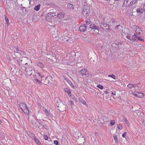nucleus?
Returning a JSON list of instances; mask_svg holds the SVG:
<instances>
[{"mask_svg":"<svg viewBox=\"0 0 145 145\" xmlns=\"http://www.w3.org/2000/svg\"><path fill=\"white\" fill-rule=\"evenodd\" d=\"M50 60H52V61L54 62H55L57 61V59L56 58V56H52Z\"/></svg>","mask_w":145,"mask_h":145,"instance_id":"nucleus-18","label":"nucleus"},{"mask_svg":"<svg viewBox=\"0 0 145 145\" xmlns=\"http://www.w3.org/2000/svg\"><path fill=\"white\" fill-rule=\"evenodd\" d=\"M137 11L138 12L142 13L143 12V10L142 9H138L137 10Z\"/></svg>","mask_w":145,"mask_h":145,"instance_id":"nucleus-34","label":"nucleus"},{"mask_svg":"<svg viewBox=\"0 0 145 145\" xmlns=\"http://www.w3.org/2000/svg\"><path fill=\"white\" fill-rule=\"evenodd\" d=\"M128 6H131L132 5L135 4L137 1V0H125Z\"/></svg>","mask_w":145,"mask_h":145,"instance_id":"nucleus-5","label":"nucleus"},{"mask_svg":"<svg viewBox=\"0 0 145 145\" xmlns=\"http://www.w3.org/2000/svg\"><path fill=\"white\" fill-rule=\"evenodd\" d=\"M27 60L28 59L27 58L24 57L22 58V59L20 62H19L18 60H17V61L20 66H22L25 64H27Z\"/></svg>","mask_w":145,"mask_h":145,"instance_id":"nucleus-4","label":"nucleus"},{"mask_svg":"<svg viewBox=\"0 0 145 145\" xmlns=\"http://www.w3.org/2000/svg\"><path fill=\"white\" fill-rule=\"evenodd\" d=\"M51 79L50 77H48L46 78L44 81V84L45 85H47L50 83Z\"/></svg>","mask_w":145,"mask_h":145,"instance_id":"nucleus-8","label":"nucleus"},{"mask_svg":"<svg viewBox=\"0 0 145 145\" xmlns=\"http://www.w3.org/2000/svg\"><path fill=\"white\" fill-rule=\"evenodd\" d=\"M114 139L115 141L116 142L118 141L117 140V136L116 135H115L113 136Z\"/></svg>","mask_w":145,"mask_h":145,"instance_id":"nucleus-35","label":"nucleus"},{"mask_svg":"<svg viewBox=\"0 0 145 145\" xmlns=\"http://www.w3.org/2000/svg\"><path fill=\"white\" fill-rule=\"evenodd\" d=\"M144 10L145 12V5H144L143 7Z\"/></svg>","mask_w":145,"mask_h":145,"instance_id":"nucleus-61","label":"nucleus"},{"mask_svg":"<svg viewBox=\"0 0 145 145\" xmlns=\"http://www.w3.org/2000/svg\"><path fill=\"white\" fill-rule=\"evenodd\" d=\"M40 5H38L34 7V9L37 11H38L40 9Z\"/></svg>","mask_w":145,"mask_h":145,"instance_id":"nucleus-22","label":"nucleus"},{"mask_svg":"<svg viewBox=\"0 0 145 145\" xmlns=\"http://www.w3.org/2000/svg\"><path fill=\"white\" fill-rule=\"evenodd\" d=\"M93 29H95L96 31V32L97 33L99 32V30L98 29V26H96V25H95V26H94V27L93 28Z\"/></svg>","mask_w":145,"mask_h":145,"instance_id":"nucleus-24","label":"nucleus"},{"mask_svg":"<svg viewBox=\"0 0 145 145\" xmlns=\"http://www.w3.org/2000/svg\"><path fill=\"white\" fill-rule=\"evenodd\" d=\"M46 114L48 116H49L50 115V114L48 112V113H46Z\"/></svg>","mask_w":145,"mask_h":145,"instance_id":"nucleus-55","label":"nucleus"},{"mask_svg":"<svg viewBox=\"0 0 145 145\" xmlns=\"http://www.w3.org/2000/svg\"><path fill=\"white\" fill-rule=\"evenodd\" d=\"M69 103L71 105H74L73 102L71 101H69Z\"/></svg>","mask_w":145,"mask_h":145,"instance_id":"nucleus-47","label":"nucleus"},{"mask_svg":"<svg viewBox=\"0 0 145 145\" xmlns=\"http://www.w3.org/2000/svg\"><path fill=\"white\" fill-rule=\"evenodd\" d=\"M127 134L126 132H125L122 135V136L124 138L125 137Z\"/></svg>","mask_w":145,"mask_h":145,"instance_id":"nucleus-46","label":"nucleus"},{"mask_svg":"<svg viewBox=\"0 0 145 145\" xmlns=\"http://www.w3.org/2000/svg\"><path fill=\"white\" fill-rule=\"evenodd\" d=\"M27 134L32 139H33L35 138V135L30 132H27Z\"/></svg>","mask_w":145,"mask_h":145,"instance_id":"nucleus-15","label":"nucleus"},{"mask_svg":"<svg viewBox=\"0 0 145 145\" xmlns=\"http://www.w3.org/2000/svg\"><path fill=\"white\" fill-rule=\"evenodd\" d=\"M29 67V66L28 65V63L27 62V64H25L22 66V69H23L25 71H27L28 70H27V68H28Z\"/></svg>","mask_w":145,"mask_h":145,"instance_id":"nucleus-10","label":"nucleus"},{"mask_svg":"<svg viewBox=\"0 0 145 145\" xmlns=\"http://www.w3.org/2000/svg\"><path fill=\"white\" fill-rule=\"evenodd\" d=\"M86 26L85 25H82L80 26V30L82 32H84L86 30Z\"/></svg>","mask_w":145,"mask_h":145,"instance_id":"nucleus-9","label":"nucleus"},{"mask_svg":"<svg viewBox=\"0 0 145 145\" xmlns=\"http://www.w3.org/2000/svg\"><path fill=\"white\" fill-rule=\"evenodd\" d=\"M52 55L50 54H47L46 57L48 59H50L52 56Z\"/></svg>","mask_w":145,"mask_h":145,"instance_id":"nucleus-31","label":"nucleus"},{"mask_svg":"<svg viewBox=\"0 0 145 145\" xmlns=\"http://www.w3.org/2000/svg\"><path fill=\"white\" fill-rule=\"evenodd\" d=\"M64 140H65V141H64V142H67H67H68L67 140L68 139V137H67V134H65V136L64 135Z\"/></svg>","mask_w":145,"mask_h":145,"instance_id":"nucleus-25","label":"nucleus"},{"mask_svg":"<svg viewBox=\"0 0 145 145\" xmlns=\"http://www.w3.org/2000/svg\"><path fill=\"white\" fill-rule=\"evenodd\" d=\"M35 82H37L39 84H42V82L39 80L37 79L35 81Z\"/></svg>","mask_w":145,"mask_h":145,"instance_id":"nucleus-41","label":"nucleus"},{"mask_svg":"<svg viewBox=\"0 0 145 145\" xmlns=\"http://www.w3.org/2000/svg\"><path fill=\"white\" fill-rule=\"evenodd\" d=\"M133 88H135L138 86V85L137 84H133Z\"/></svg>","mask_w":145,"mask_h":145,"instance_id":"nucleus-51","label":"nucleus"},{"mask_svg":"<svg viewBox=\"0 0 145 145\" xmlns=\"http://www.w3.org/2000/svg\"><path fill=\"white\" fill-rule=\"evenodd\" d=\"M91 140L92 141L94 140H95V139H94V138L93 137H92L91 138Z\"/></svg>","mask_w":145,"mask_h":145,"instance_id":"nucleus-58","label":"nucleus"},{"mask_svg":"<svg viewBox=\"0 0 145 145\" xmlns=\"http://www.w3.org/2000/svg\"><path fill=\"white\" fill-rule=\"evenodd\" d=\"M38 74L39 75V76L41 78L43 77H44V75L41 74L40 73H39V72H38Z\"/></svg>","mask_w":145,"mask_h":145,"instance_id":"nucleus-49","label":"nucleus"},{"mask_svg":"<svg viewBox=\"0 0 145 145\" xmlns=\"http://www.w3.org/2000/svg\"><path fill=\"white\" fill-rule=\"evenodd\" d=\"M5 21L6 22L7 24V25H8L9 24V22L8 19V18L6 17L5 18Z\"/></svg>","mask_w":145,"mask_h":145,"instance_id":"nucleus-33","label":"nucleus"},{"mask_svg":"<svg viewBox=\"0 0 145 145\" xmlns=\"http://www.w3.org/2000/svg\"><path fill=\"white\" fill-rule=\"evenodd\" d=\"M33 139L35 141L37 144H38L39 143H40V142L39 141V140L38 139H36L35 137V138Z\"/></svg>","mask_w":145,"mask_h":145,"instance_id":"nucleus-37","label":"nucleus"},{"mask_svg":"<svg viewBox=\"0 0 145 145\" xmlns=\"http://www.w3.org/2000/svg\"><path fill=\"white\" fill-rule=\"evenodd\" d=\"M44 138L45 140H47L48 139V137L47 135H45L44 137Z\"/></svg>","mask_w":145,"mask_h":145,"instance_id":"nucleus-50","label":"nucleus"},{"mask_svg":"<svg viewBox=\"0 0 145 145\" xmlns=\"http://www.w3.org/2000/svg\"><path fill=\"white\" fill-rule=\"evenodd\" d=\"M67 7L68 9L70 10H72L74 8L73 5L71 4H68Z\"/></svg>","mask_w":145,"mask_h":145,"instance_id":"nucleus-17","label":"nucleus"},{"mask_svg":"<svg viewBox=\"0 0 145 145\" xmlns=\"http://www.w3.org/2000/svg\"><path fill=\"white\" fill-rule=\"evenodd\" d=\"M118 128L119 129H121L122 128V127L121 125H119Z\"/></svg>","mask_w":145,"mask_h":145,"instance_id":"nucleus-48","label":"nucleus"},{"mask_svg":"<svg viewBox=\"0 0 145 145\" xmlns=\"http://www.w3.org/2000/svg\"><path fill=\"white\" fill-rule=\"evenodd\" d=\"M108 76L109 77L112 78L114 79H115L116 77L115 76L114 74L108 75Z\"/></svg>","mask_w":145,"mask_h":145,"instance_id":"nucleus-32","label":"nucleus"},{"mask_svg":"<svg viewBox=\"0 0 145 145\" xmlns=\"http://www.w3.org/2000/svg\"><path fill=\"white\" fill-rule=\"evenodd\" d=\"M65 80H66V81L70 85V86L72 87L73 86H74V85H73L72 83L69 80H67V79L65 78Z\"/></svg>","mask_w":145,"mask_h":145,"instance_id":"nucleus-19","label":"nucleus"},{"mask_svg":"<svg viewBox=\"0 0 145 145\" xmlns=\"http://www.w3.org/2000/svg\"><path fill=\"white\" fill-rule=\"evenodd\" d=\"M113 95H116V93L115 91H114V92H112L111 93Z\"/></svg>","mask_w":145,"mask_h":145,"instance_id":"nucleus-56","label":"nucleus"},{"mask_svg":"<svg viewBox=\"0 0 145 145\" xmlns=\"http://www.w3.org/2000/svg\"><path fill=\"white\" fill-rule=\"evenodd\" d=\"M126 37L127 39H129L131 41L133 40H132V37L131 38V37L129 36H127Z\"/></svg>","mask_w":145,"mask_h":145,"instance_id":"nucleus-45","label":"nucleus"},{"mask_svg":"<svg viewBox=\"0 0 145 145\" xmlns=\"http://www.w3.org/2000/svg\"><path fill=\"white\" fill-rule=\"evenodd\" d=\"M110 119L109 117L106 118L105 115L103 116L101 118V120L104 123L106 124L108 122Z\"/></svg>","mask_w":145,"mask_h":145,"instance_id":"nucleus-6","label":"nucleus"},{"mask_svg":"<svg viewBox=\"0 0 145 145\" xmlns=\"http://www.w3.org/2000/svg\"><path fill=\"white\" fill-rule=\"evenodd\" d=\"M2 123V121L1 120H0V124H1V123Z\"/></svg>","mask_w":145,"mask_h":145,"instance_id":"nucleus-63","label":"nucleus"},{"mask_svg":"<svg viewBox=\"0 0 145 145\" xmlns=\"http://www.w3.org/2000/svg\"><path fill=\"white\" fill-rule=\"evenodd\" d=\"M86 22L87 25L91 23V21L90 20H86Z\"/></svg>","mask_w":145,"mask_h":145,"instance_id":"nucleus-42","label":"nucleus"},{"mask_svg":"<svg viewBox=\"0 0 145 145\" xmlns=\"http://www.w3.org/2000/svg\"><path fill=\"white\" fill-rule=\"evenodd\" d=\"M97 86L100 89H102L103 88V86L100 84H98Z\"/></svg>","mask_w":145,"mask_h":145,"instance_id":"nucleus-38","label":"nucleus"},{"mask_svg":"<svg viewBox=\"0 0 145 145\" xmlns=\"http://www.w3.org/2000/svg\"><path fill=\"white\" fill-rule=\"evenodd\" d=\"M120 25H118L117 26H116L115 28V29L116 31H117L118 30H119V29H120V28H119V27H120Z\"/></svg>","mask_w":145,"mask_h":145,"instance_id":"nucleus-36","label":"nucleus"},{"mask_svg":"<svg viewBox=\"0 0 145 145\" xmlns=\"http://www.w3.org/2000/svg\"><path fill=\"white\" fill-rule=\"evenodd\" d=\"M90 12V7L88 6L84 5L83 7L82 13L84 16L88 15Z\"/></svg>","mask_w":145,"mask_h":145,"instance_id":"nucleus-3","label":"nucleus"},{"mask_svg":"<svg viewBox=\"0 0 145 145\" xmlns=\"http://www.w3.org/2000/svg\"><path fill=\"white\" fill-rule=\"evenodd\" d=\"M67 131H68L67 129L66 128L65 129V130H64V132H65L66 133H67Z\"/></svg>","mask_w":145,"mask_h":145,"instance_id":"nucleus-59","label":"nucleus"},{"mask_svg":"<svg viewBox=\"0 0 145 145\" xmlns=\"http://www.w3.org/2000/svg\"><path fill=\"white\" fill-rule=\"evenodd\" d=\"M78 141L80 144L84 143L85 142V138L83 137H81L79 138Z\"/></svg>","mask_w":145,"mask_h":145,"instance_id":"nucleus-12","label":"nucleus"},{"mask_svg":"<svg viewBox=\"0 0 145 145\" xmlns=\"http://www.w3.org/2000/svg\"><path fill=\"white\" fill-rule=\"evenodd\" d=\"M64 91L67 93L69 96L70 97L71 96V91L69 89L67 88H65L64 89Z\"/></svg>","mask_w":145,"mask_h":145,"instance_id":"nucleus-13","label":"nucleus"},{"mask_svg":"<svg viewBox=\"0 0 145 145\" xmlns=\"http://www.w3.org/2000/svg\"><path fill=\"white\" fill-rule=\"evenodd\" d=\"M135 95L137 97H141L143 96V93L141 92H136L135 94Z\"/></svg>","mask_w":145,"mask_h":145,"instance_id":"nucleus-14","label":"nucleus"},{"mask_svg":"<svg viewBox=\"0 0 145 145\" xmlns=\"http://www.w3.org/2000/svg\"><path fill=\"white\" fill-rule=\"evenodd\" d=\"M133 84H129L127 85V87L131 89L133 88Z\"/></svg>","mask_w":145,"mask_h":145,"instance_id":"nucleus-29","label":"nucleus"},{"mask_svg":"<svg viewBox=\"0 0 145 145\" xmlns=\"http://www.w3.org/2000/svg\"><path fill=\"white\" fill-rule=\"evenodd\" d=\"M87 77L91 78L92 77V75L91 74H86L85 75Z\"/></svg>","mask_w":145,"mask_h":145,"instance_id":"nucleus-40","label":"nucleus"},{"mask_svg":"<svg viewBox=\"0 0 145 145\" xmlns=\"http://www.w3.org/2000/svg\"><path fill=\"white\" fill-rule=\"evenodd\" d=\"M10 6H9V5H8L7 6V7L8 11L9 12H12V10L14 3H10Z\"/></svg>","mask_w":145,"mask_h":145,"instance_id":"nucleus-11","label":"nucleus"},{"mask_svg":"<svg viewBox=\"0 0 145 145\" xmlns=\"http://www.w3.org/2000/svg\"><path fill=\"white\" fill-rule=\"evenodd\" d=\"M54 144L56 145H58V142L57 140H55L54 141Z\"/></svg>","mask_w":145,"mask_h":145,"instance_id":"nucleus-43","label":"nucleus"},{"mask_svg":"<svg viewBox=\"0 0 145 145\" xmlns=\"http://www.w3.org/2000/svg\"><path fill=\"white\" fill-rule=\"evenodd\" d=\"M18 53L20 54V55H25V53L24 51L20 50V51H19Z\"/></svg>","mask_w":145,"mask_h":145,"instance_id":"nucleus-27","label":"nucleus"},{"mask_svg":"<svg viewBox=\"0 0 145 145\" xmlns=\"http://www.w3.org/2000/svg\"><path fill=\"white\" fill-rule=\"evenodd\" d=\"M34 81H35V80H37L38 79L37 77L35 76H34Z\"/></svg>","mask_w":145,"mask_h":145,"instance_id":"nucleus-57","label":"nucleus"},{"mask_svg":"<svg viewBox=\"0 0 145 145\" xmlns=\"http://www.w3.org/2000/svg\"><path fill=\"white\" fill-rule=\"evenodd\" d=\"M115 121L114 120H111L110 122V124L111 126L114 125Z\"/></svg>","mask_w":145,"mask_h":145,"instance_id":"nucleus-30","label":"nucleus"},{"mask_svg":"<svg viewBox=\"0 0 145 145\" xmlns=\"http://www.w3.org/2000/svg\"><path fill=\"white\" fill-rule=\"evenodd\" d=\"M79 101L81 102V103H82L83 104L85 105V104L86 103L85 101L82 98H79Z\"/></svg>","mask_w":145,"mask_h":145,"instance_id":"nucleus-20","label":"nucleus"},{"mask_svg":"<svg viewBox=\"0 0 145 145\" xmlns=\"http://www.w3.org/2000/svg\"><path fill=\"white\" fill-rule=\"evenodd\" d=\"M106 26H107V24L106 23H101L100 24V28H103V29H104V28Z\"/></svg>","mask_w":145,"mask_h":145,"instance_id":"nucleus-16","label":"nucleus"},{"mask_svg":"<svg viewBox=\"0 0 145 145\" xmlns=\"http://www.w3.org/2000/svg\"><path fill=\"white\" fill-rule=\"evenodd\" d=\"M94 134L95 136H97L98 135V133H97L95 132L94 133Z\"/></svg>","mask_w":145,"mask_h":145,"instance_id":"nucleus-60","label":"nucleus"},{"mask_svg":"<svg viewBox=\"0 0 145 145\" xmlns=\"http://www.w3.org/2000/svg\"><path fill=\"white\" fill-rule=\"evenodd\" d=\"M14 94H15V93H14V92L12 93V95H14Z\"/></svg>","mask_w":145,"mask_h":145,"instance_id":"nucleus-64","label":"nucleus"},{"mask_svg":"<svg viewBox=\"0 0 145 145\" xmlns=\"http://www.w3.org/2000/svg\"><path fill=\"white\" fill-rule=\"evenodd\" d=\"M19 106L26 115H28L29 113V111L28 108L26 105L23 103H19Z\"/></svg>","mask_w":145,"mask_h":145,"instance_id":"nucleus-2","label":"nucleus"},{"mask_svg":"<svg viewBox=\"0 0 145 145\" xmlns=\"http://www.w3.org/2000/svg\"><path fill=\"white\" fill-rule=\"evenodd\" d=\"M124 119H123V120L126 123V124L127 123H128V121L127 120V119L125 118L124 116H123Z\"/></svg>","mask_w":145,"mask_h":145,"instance_id":"nucleus-44","label":"nucleus"},{"mask_svg":"<svg viewBox=\"0 0 145 145\" xmlns=\"http://www.w3.org/2000/svg\"><path fill=\"white\" fill-rule=\"evenodd\" d=\"M44 111L45 113H48V110L46 109H44Z\"/></svg>","mask_w":145,"mask_h":145,"instance_id":"nucleus-54","label":"nucleus"},{"mask_svg":"<svg viewBox=\"0 0 145 145\" xmlns=\"http://www.w3.org/2000/svg\"><path fill=\"white\" fill-rule=\"evenodd\" d=\"M73 99L76 102H77V99L76 98H75V97H74L73 98Z\"/></svg>","mask_w":145,"mask_h":145,"instance_id":"nucleus-53","label":"nucleus"},{"mask_svg":"<svg viewBox=\"0 0 145 145\" xmlns=\"http://www.w3.org/2000/svg\"><path fill=\"white\" fill-rule=\"evenodd\" d=\"M15 48L16 50V52L17 53H19V52L20 51V50H19L18 48Z\"/></svg>","mask_w":145,"mask_h":145,"instance_id":"nucleus-52","label":"nucleus"},{"mask_svg":"<svg viewBox=\"0 0 145 145\" xmlns=\"http://www.w3.org/2000/svg\"><path fill=\"white\" fill-rule=\"evenodd\" d=\"M109 29V26L108 24H107V26L104 28V30H105L106 31H108Z\"/></svg>","mask_w":145,"mask_h":145,"instance_id":"nucleus-26","label":"nucleus"},{"mask_svg":"<svg viewBox=\"0 0 145 145\" xmlns=\"http://www.w3.org/2000/svg\"><path fill=\"white\" fill-rule=\"evenodd\" d=\"M104 92L105 93V94H106L107 93V92L106 91H104Z\"/></svg>","mask_w":145,"mask_h":145,"instance_id":"nucleus-62","label":"nucleus"},{"mask_svg":"<svg viewBox=\"0 0 145 145\" xmlns=\"http://www.w3.org/2000/svg\"><path fill=\"white\" fill-rule=\"evenodd\" d=\"M48 16H49V15H50L51 17H54L56 16V14L55 13H52V12H49L47 14Z\"/></svg>","mask_w":145,"mask_h":145,"instance_id":"nucleus-23","label":"nucleus"},{"mask_svg":"<svg viewBox=\"0 0 145 145\" xmlns=\"http://www.w3.org/2000/svg\"><path fill=\"white\" fill-rule=\"evenodd\" d=\"M95 25L94 24H91L89 26L90 28L91 29V30L93 29V28L94 27V26H95Z\"/></svg>","mask_w":145,"mask_h":145,"instance_id":"nucleus-39","label":"nucleus"},{"mask_svg":"<svg viewBox=\"0 0 145 145\" xmlns=\"http://www.w3.org/2000/svg\"><path fill=\"white\" fill-rule=\"evenodd\" d=\"M37 65L39 67L42 68L44 67V66L43 63L40 62H38L37 63Z\"/></svg>","mask_w":145,"mask_h":145,"instance_id":"nucleus-21","label":"nucleus"},{"mask_svg":"<svg viewBox=\"0 0 145 145\" xmlns=\"http://www.w3.org/2000/svg\"><path fill=\"white\" fill-rule=\"evenodd\" d=\"M133 31L136 32V33L132 36V39L136 41L138 40L143 41H144V39H141L140 37V35H142L143 34V32L141 29L139 27L136 25L133 26Z\"/></svg>","mask_w":145,"mask_h":145,"instance_id":"nucleus-1","label":"nucleus"},{"mask_svg":"<svg viewBox=\"0 0 145 145\" xmlns=\"http://www.w3.org/2000/svg\"><path fill=\"white\" fill-rule=\"evenodd\" d=\"M87 71V70L86 69H83L78 71V73L79 74L83 76L86 74Z\"/></svg>","mask_w":145,"mask_h":145,"instance_id":"nucleus-7","label":"nucleus"},{"mask_svg":"<svg viewBox=\"0 0 145 145\" xmlns=\"http://www.w3.org/2000/svg\"><path fill=\"white\" fill-rule=\"evenodd\" d=\"M58 17L59 18H61L62 17H63V14L62 13H59L58 15Z\"/></svg>","mask_w":145,"mask_h":145,"instance_id":"nucleus-28","label":"nucleus"}]
</instances>
